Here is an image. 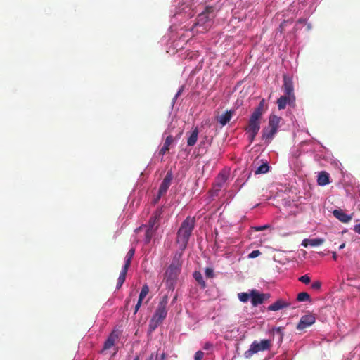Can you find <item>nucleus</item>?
<instances>
[{"instance_id": "obj_2", "label": "nucleus", "mask_w": 360, "mask_h": 360, "mask_svg": "<svg viewBox=\"0 0 360 360\" xmlns=\"http://www.w3.org/2000/svg\"><path fill=\"white\" fill-rule=\"evenodd\" d=\"M216 9L214 6H207L205 7V10L198 15L195 25L202 27L201 32H205L211 27L213 20L216 17Z\"/></svg>"}, {"instance_id": "obj_31", "label": "nucleus", "mask_w": 360, "mask_h": 360, "mask_svg": "<svg viewBox=\"0 0 360 360\" xmlns=\"http://www.w3.org/2000/svg\"><path fill=\"white\" fill-rule=\"evenodd\" d=\"M330 174L326 171L321 172L319 175L317 180H329Z\"/></svg>"}, {"instance_id": "obj_8", "label": "nucleus", "mask_w": 360, "mask_h": 360, "mask_svg": "<svg viewBox=\"0 0 360 360\" xmlns=\"http://www.w3.org/2000/svg\"><path fill=\"white\" fill-rule=\"evenodd\" d=\"M282 88L285 95L291 96L292 100H295L292 80L285 75H283V84Z\"/></svg>"}, {"instance_id": "obj_6", "label": "nucleus", "mask_w": 360, "mask_h": 360, "mask_svg": "<svg viewBox=\"0 0 360 360\" xmlns=\"http://www.w3.org/2000/svg\"><path fill=\"white\" fill-rule=\"evenodd\" d=\"M272 345L270 340H262L260 342L255 340L250 345L249 349L245 352L244 357L245 359H250L255 354L259 352L269 350Z\"/></svg>"}, {"instance_id": "obj_14", "label": "nucleus", "mask_w": 360, "mask_h": 360, "mask_svg": "<svg viewBox=\"0 0 360 360\" xmlns=\"http://www.w3.org/2000/svg\"><path fill=\"white\" fill-rule=\"evenodd\" d=\"M276 132L277 131L271 129L268 126L267 127L264 128L262 130V139H264L267 143H269L272 140Z\"/></svg>"}, {"instance_id": "obj_1", "label": "nucleus", "mask_w": 360, "mask_h": 360, "mask_svg": "<svg viewBox=\"0 0 360 360\" xmlns=\"http://www.w3.org/2000/svg\"><path fill=\"white\" fill-rule=\"evenodd\" d=\"M195 219L187 217L181 224L177 232L176 243L179 249L184 250L195 227Z\"/></svg>"}, {"instance_id": "obj_19", "label": "nucleus", "mask_w": 360, "mask_h": 360, "mask_svg": "<svg viewBox=\"0 0 360 360\" xmlns=\"http://www.w3.org/2000/svg\"><path fill=\"white\" fill-rule=\"evenodd\" d=\"M233 115L232 111H226L225 113L222 114L218 117L219 122L222 125H226L231 119Z\"/></svg>"}, {"instance_id": "obj_25", "label": "nucleus", "mask_w": 360, "mask_h": 360, "mask_svg": "<svg viewBox=\"0 0 360 360\" xmlns=\"http://www.w3.org/2000/svg\"><path fill=\"white\" fill-rule=\"evenodd\" d=\"M223 183L224 181H217L214 184L212 189L210 191L212 196L218 195V191H219L223 186Z\"/></svg>"}, {"instance_id": "obj_46", "label": "nucleus", "mask_w": 360, "mask_h": 360, "mask_svg": "<svg viewBox=\"0 0 360 360\" xmlns=\"http://www.w3.org/2000/svg\"><path fill=\"white\" fill-rule=\"evenodd\" d=\"M267 227H268V226L265 225V226L257 227V228H255V229H256V231H262V230H264L265 229H266Z\"/></svg>"}, {"instance_id": "obj_10", "label": "nucleus", "mask_w": 360, "mask_h": 360, "mask_svg": "<svg viewBox=\"0 0 360 360\" xmlns=\"http://www.w3.org/2000/svg\"><path fill=\"white\" fill-rule=\"evenodd\" d=\"M162 214V208L157 210L148 221L147 228L156 230L158 226V221Z\"/></svg>"}, {"instance_id": "obj_39", "label": "nucleus", "mask_w": 360, "mask_h": 360, "mask_svg": "<svg viewBox=\"0 0 360 360\" xmlns=\"http://www.w3.org/2000/svg\"><path fill=\"white\" fill-rule=\"evenodd\" d=\"M142 302H143V300H138L137 304H136L135 308H134V314H136L139 311V309L142 304Z\"/></svg>"}, {"instance_id": "obj_42", "label": "nucleus", "mask_w": 360, "mask_h": 360, "mask_svg": "<svg viewBox=\"0 0 360 360\" xmlns=\"http://www.w3.org/2000/svg\"><path fill=\"white\" fill-rule=\"evenodd\" d=\"M161 197H162V196H161V195H160L158 193L157 196H156V197H155V198L153 199V200H152V202H152L153 205H155L156 203H158V201L160 200V199L161 198Z\"/></svg>"}, {"instance_id": "obj_35", "label": "nucleus", "mask_w": 360, "mask_h": 360, "mask_svg": "<svg viewBox=\"0 0 360 360\" xmlns=\"http://www.w3.org/2000/svg\"><path fill=\"white\" fill-rule=\"evenodd\" d=\"M260 255H261V252L259 250H253L252 252H251L248 255V258H251V259L256 258L258 256H259Z\"/></svg>"}, {"instance_id": "obj_11", "label": "nucleus", "mask_w": 360, "mask_h": 360, "mask_svg": "<svg viewBox=\"0 0 360 360\" xmlns=\"http://www.w3.org/2000/svg\"><path fill=\"white\" fill-rule=\"evenodd\" d=\"M295 100H292V98L291 96L284 95L281 96L278 100H277V104L278 108L279 110L285 109L287 104L292 105L295 103Z\"/></svg>"}, {"instance_id": "obj_9", "label": "nucleus", "mask_w": 360, "mask_h": 360, "mask_svg": "<svg viewBox=\"0 0 360 360\" xmlns=\"http://www.w3.org/2000/svg\"><path fill=\"white\" fill-rule=\"evenodd\" d=\"M250 295L251 302L254 307L262 304L265 300H267L270 297L269 294L259 293L256 290H251Z\"/></svg>"}, {"instance_id": "obj_3", "label": "nucleus", "mask_w": 360, "mask_h": 360, "mask_svg": "<svg viewBox=\"0 0 360 360\" xmlns=\"http://www.w3.org/2000/svg\"><path fill=\"white\" fill-rule=\"evenodd\" d=\"M265 111V101L262 99L258 106L255 108L252 113L248 121V125L245 127V130L254 131V132L259 131L260 129V120Z\"/></svg>"}, {"instance_id": "obj_43", "label": "nucleus", "mask_w": 360, "mask_h": 360, "mask_svg": "<svg viewBox=\"0 0 360 360\" xmlns=\"http://www.w3.org/2000/svg\"><path fill=\"white\" fill-rule=\"evenodd\" d=\"M354 232L360 234V224H356L354 226Z\"/></svg>"}, {"instance_id": "obj_12", "label": "nucleus", "mask_w": 360, "mask_h": 360, "mask_svg": "<svg viewBox=\"0 0 360 360\" xmlns=\"http://www.w3.org/2000/svg\"><path fill=\"white\" fill-rule=\"evenodd\" d=\"M290 306V303L284 301L283 300L279 299L274 302L272 304L268 307L269 311H278L284 308H287Z\"/></svg>"}, {"instance_id": "obj_30", "label": "nucleus", "mask_w": 360, "mask_h": 360, "mask_svg": "<svg viewBox=\"0 0 360 360\" xmlns=\"http://www.w3.org/2000/svg\"><path fill=\"white\" fill-rule=\"evenodd\" d=\"M238 297L240 302H247L251 297V295L247 292H240L238 294Z\"/></svg>"}, {"instance_id": "obj_29", "label": "nucleus", "mask_w": 360, "mask_h": 360, "mask_svg": "<svg viewBox=\"0 0 360 360\" xmlns=\"http://www.w3.org/2000/svg\"><path fill=\"white\" fill-rule=\"evenodd\" d=\"M324 243L323 238H313L309 239V245L311 247H316L322 245Z\"/></svg>"}, {"instance_id": "obj_15", "label": "nucleus", "mask_w": 360, "mask_h": 360, "mask_svg": "<svg viewBox=\"0 0 360 360\" xmlns=\"http://www.w3.org/2000/svg\"><path fill=\"white\" fill-rule=\"evenodd\" d=\"M281 120V117H278L276 115H271L269 118V127L276 131H278Z\"/></svg>"}, {"instance_id": "obj_26", "label": "nucleus", "mask_w": 360, "mask_h": 360, "mask_svg": "<svg viewBox=\"0 0 360 360\" xmlns=\"http://www.w3.org/2000/svg\"><path fill=\"white\" fill-rule=\"evenodd\" d=\"M297 300L298 302H306V301H311L310 295L307 292H301L297 294Z\"/></svg>"}, {"instance_id": "obj_49", "label": "nucleus", "mask_w": 360, "mask_h": 360, "mask_svg": "<svg viewBox=\"0 0 360 360\" xmlns=\"http://www.w3.org/2000/svg\"><path fill=\"white\" fill-rule=\"evenodd\" d=\"M345 247V243H342V244H341V245H340L339 249H340V250H342V249H343Z\"/></svg>"}, {"instance_id": "obj_33", "label": "nucleus", "mask_w": 360, "mask_h": 360, "mask_svg": "<svg viewBox=\"0 0 360 360\" xmlns=\"http://www.w3.org/2000/svg\"><path fill=\"white\" fill-rule=\"evenodd\" d=\"M205 276L209 278H212L214 276V271L212 268L207 267L205 270Z\"/></svg>"}, {"instance_id": "obj_44", "label": "nucleus", "mask_w": 360, "mask_h": 360, "mask_svg": "<svg viewBox=\"0 0 360 360\" xmlns=\"http://www.w3.org/2000/svg\"><path fill=\"white\" fill-rule=\"evenodd\" d=\"M302 245L304 247L309 245V239H304L302 242Z\"/></svg>"}, {"instance_id": "obj_38", "label": "nucleus", "mask_w": 360, "mask_h": 360, "mask_svg": "<svg viewBox=\"0 0 360 360\" xmlns=\"http://www.w3.org/2000/svg\"><path fill=\"white\" fill-rule=\"evenodd\" d=\"M204 353L201 351H198L195 354V360H202Z\"/></svg>"}, {"instance_id": "obj_36", "label": "nucleus", "mask_w": 360, "mask_h": 360, "mask_svg": "<svg viewBox=\"0 0 360 360\" xmlns=\"http://www.w3.org/2000/svg\"><path fill=\"white\" fill-rule=\"evenodd\" d=\"M321 287V283L319 281L312 283L311 288L315 290H319Z\"/></svg>"}, {"instance_id": "obj_5", "label": "nucleus", "mask_w": 360, "mask_h": 360, "mask_svg": "<svg viewBox=\"0 0 360 360\" xmlns=\"http://www.w3.org/2000/svg\"><path fill=\"white\" fill-rule=\"evenodd\" d=\"M181 264L178 259H174L171 264L167 269L164 281L169 289L174 290V284L177 280L178 276L181 271Z\"/></svg>"}, {"instance_id": "obj_34", "label": "nucleus", "mask_w": 360, "mask_h": 360, "mask_svg": "<svg viewBox=\"0 0 360 360\" xmlns=\"http://www.w3.org/2000/svg\"><path fill=\"white\" fill-rule=\"evenodd\" d=\"M246 132L248 134V138L250 143H252L259 131L254 132V131H246Z\"/></svg>"}, {"instance_id": "obj_24", "label": "nucleus", "mask_w": 360, "mask_h": 360, "mask_svg": "<svg viewBox=\"0 0 360 360\" xmlns=\"http://www.w3.org/2000/svg\"><path fill=\"white\" fill-rule=\"evenodd\" d=\"M170 181H162V183L161 184L160 188H159V190H158V193L161 195V196H163L164 195L166 194L169 186H170Z\"/></svg>"}, {"instance_id": "obj_13", "label": "nucleus", "mask_w": 360, "mask_h": 360, "mask_svg": "<svg viewBox=\"0 0 360 360\" xmlns=\"http://www.w3.org/2000/svg\"><path fill=\"white\" fill-rule=\"evenodd\" d=\"M333 215L341 222L347 223L352 219V215L347 214L342 210H335L333 212Z\"/></svg>"}, {"instance_id": "obj_23", "label": "nucleus", "mask_w": 360, "mask_h": 360, "mask_svg": "<svg viewBox=\"0 0 360 360\" xmlns=\"http://www.w3.org/2000/svg\"><path fill=\"white\" fill-rule=\"evenodd\" d=\"M127 272V270L122 269V271L120 274L119 278L117 279V286H116L117 289H120L122 287V285H123L124 282L125 281Z\"/></svg>"}, {"instance_id": "obj_45", "label": "nucleus", "mask_w": 360, "mask_h": 360, "mask_svg": "<svg viewBox=\"0 0 360 360\" xmlns=\"http://www.w3.org/2000/svg\"><path fill=\"white\" fill-rule=\"evenodd\" d=\"M319 186H323L329 184L330 181H317Z\"/></svg>"}, {"instance_id": "obj_32", "label": "nucleus", "mask_w": 360, "mask_h": 360, "mask_svg": "<svg viewBox=\"0 0 360 360\" xmlns=\"http://www.w3.org/2000/svg\"><path fill=\"white\" fill-rule=\"evenodd\" d=\"M298 280H299V281H300L304 284H309L311 281V278L309 277V276L308 274H305V275L300 276L298 278Z\"/></svg>"}, {"instance_id": "obj_20", "label": "nucleus", "mask_w": 360, "mask_h": 360, "mask_svg": "<svg viewBox=\"0 0 360 360\" xmlns=\"http://www.w3.org/2000/svg\"><path fill=\"white\" fill-rule=\"evenodd\" d=\"M198 129L197 127H195L193 131L191 132V135L189 136L188 140H187V144L189 146H194L198 140Z\"/></svg>"}, {"instance_id": "obj_40", "label": "nucleus", "mask_w": 360, "mask_h": 360, "mask_svg": "<svg viewBox=\"0 0 360 360\" xmlns=\"http://www.w3.org/2000/svg\"><path fill=\"white\" fill-rule=\"evenodd\" d=\"M158 355L157 353H152L146 360H158Z\"/></svg>"}, {"instance_id": "obj_28", "label": "nucleus", "mask_w": 360, "mask_h": 360, "mask_svg": "<svg viewBox=\"0 0 360 360\" xmlns=\"http://www.w3.org/2000/svg\"><path fill=\"white\" fill-rule=\"evenodd\" d=\"M149 292V287L147 284H144L141 288L140 292L139 300H143V299L146 297V295Z\"/></svg>"}, {"instance_id": "obj_50", "label": "nucleus", "mask_w": 360, "mask_h": 360, "mask_svg": "<svg viewBox=\"0 0 360 360\" xmlns=\"http://www.w3.org/2000/svg\"><path fill=\"white\" fill-rule=\"evenodd\" d=\"M210 346V344H208V343H207V344L205 345V347H204V348H205V349H208Z\"/></svg>"}, {"instance_id": "obj_7", "label": "nucleus", "mask_w": 360, "mask_h": 360, "mask_svg": "<svg viewBox=\"0 0 360 360\" xmlns=\"http://www.w3.org/2000/svg\"><path fill=\"white\" fill-rule=\"evenodd\" d=\"M316 317L314 314L302 316L297 323V329L302 330L315 323Z\"/></svg>"}, {"instance_id": "obj_16", "label": "nucleus", "mask_w": 360, "mask_h": 360, "mask_svg": "<svg viewBox=\"0 0 360 360\" xmlns=\"http://www.w3.org/2000/svg\"><path fill=\"white\" fill-rule=\"evenodd\" d=\"M174 137L172 135L168 136L165 141L163 146L159 151V155H165L169 150V146L174 142Z\"/></svg>"}, {"instance_id": "obj_27", "label": "nucleus", "mask_w": 360, "mask_h": 360, "mask_svg": "<svg viewBox=\"0 0 360 360\" xmlns=\"http://www.w3.org/2000/svg\"><path fill=\"white\" fill-rule=\"evenodd\" d=\"M155 232V229H149V228H147L146 231V234H145V242L146 243H149L153 236L154 235Z\"/></svg>"}, {"instance_id": "obj_48", "label": "nucleus", "mask_w": 360, "mask_h": 360, "mask_svg": "<svg viewBox=\"0 0 360 360\" xmlns=\"http://www.w3.org/2000/svg\"><path fill=\"white\" fill-rule=\"evenodd\" d=\"M332 254H333V259H334V260H336V259H337V258H338V255H337V253H336L335 252H332Z\"/></svg>"}, {"instance_id": "obj_17", "label": "nucleus", "mask_w": 360, "mask_h": 360, "mask_svg": "<svg viewBox=\"0 0 360 360\" xmlns=\"http://www.w3.org/2000/svg\"><path fill=\"white\" fill-rule=\"evenodd\" d=\"M117 339L118 335L116 334L115 332H112L105 342L103 349H109L110 348H111L114 345L115 341Z\"/></svg>"}, {"instance_id": "obj_18", "label": "nucleus", "mask_w": 360, "mask_h": 360, "mask_svg": "<svg viewBox=\"0 0 360 360\" xmlns=\"http://www.w3.org/2000/svg\"><path fill=\"white\" fill-rule=\"evenodd\" d=\"M134 253H135V249L134 248H131L128 251V252H127V254L126 255V257H125L124 264V266L122 267V269L128 271V269H129V268L130 266V264H131V259L134 257Z\"/></svg>"}, {"instance_id": "obj_4", "label": "nucleus", "mask_w": 360, "mask_h": 360, "mask_svg": "<svg viewBox=\"0 0 360 360\" xmlns=\"http://www.w3.org/2000/svg\"><path fill=\"white\" fill-rule=\"evenodd\" d=\"M168 300L169 297L167 295H164L160 299L155 314H153L150 321V327L153 329H155L156 327H158V326L160 325L166 318L167 315V306L168 304Z\"/></svg>"}, {"instance_id": "obj_37", "label": "nucleus", "mask_w": 360, "mask_h": 360, "mask_svg": "<svg viewBox=\"0 0 360 360\" xmlns=\"http://www.w3.org/2000/svg\"><path fill=\"white\" fill-rule=\"evenodd\" d=\"M227 174H228V172L226 170H223L221 172H220L219 174V176H218L219 180H227V179H228Z\"/></svg>"}, {"instance_id": "obj_47", "label": "nucleus", "mask_w": 360, "mask_h": 360, "mask_svg": "<svg viewBox=\"0 0 360 360\" xmlns=\"http://www.w3.org/2000/svg\"><path fill=\"white\" fill-rule=\"evenodd\" d=\"M163 180H165V181H167V180H171V176L169 173L167 174L166 176L165 177V179Z\"/></svg>"}, {"instance_id": "obj_22", "label": "nucleus", "mask_w": 360, "mask_h": 360, "mask_svg": "<svg viewBox=\"0 0 360 360\" xmlns=\"http://www.w3.org/2000/svg\"><path fill=\"white\" fill-rule=\"evenodd\" d=\"M193 276L195 281L201 285L202 288L206 287L205 281H204L203 277L200 271H194Z\"/></svg>"}, {"instance_id": "obj_21", "label": "nucleus", "mask_w": 360, "mask_h": 360, "mask_svg": "<svg viewBox=\"0 0 360 360\" xmlns=\"http://www.w3.org/2000/svg\"><path fill=\"white\" fill-rule=\"evenodd\" d=\"M270 167L267 162H263L259 167H255V169H252L255 174H266L269 172Z\"/></svg>"}, {"instance_id": "obj_41", "label": "nucleus", "mask_w": 360, "mask_h": 360, "mask_svg": "<svg viewBox=\"0 0 360 360\" xmlns=\"http://www.w3.org/2000/svg\"><path fill=\"white\" fill-rule=\"evenodd\" d=\"M287 22H288V20H283V21L281 23V25H280V26H279V30H280V32H282L284 30L285 26V25H286V23H287Z\"/></svg>"}, {"instance_id": "obj_51", "label": "nucleus", "mask_w": 360, "mask_h": 360, "mask_svg": "<svg viewBox=\"0 0 360 360\" xmlns=\"http://www.w3.org/2000/svg\"><path fill=\"white\" fill-rule=\"evenodd\" d=\"M277 330H278V332H281V329L280 328H278L277 329Z\"/></svg>"}]
</instances>
